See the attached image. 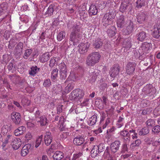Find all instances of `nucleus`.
Masks as SVG:
<instances>
[{
  "label": "nucleus",
  "mask_w": 160,
  "mask_h": 160,
  "mask_svg": "<svg viewBox=\"0 0 160 160\" xmlns=\"http://www.w3.org/2000/svg\"><path fill=\"white\" fill-rule=\"evenodd\" d=\"M32 50L31 49H28L25 50L23 58L25 59H27L30 56L32 52Z\"/></svg>",
  "instance_id": "4c0bfd02"
},
{
  "label": "nucleus",
  "mask_w": 160,
  "mask_h": 160,
  "mask_svg": "<svg viewBox=\"0 0 160 160\" xmlns=\"http://www.w3.org/2000/svg\"><path fill=\"white\" fill-rule=\"evenodd\" d=\"M43 86L45 88H48L51 85V81L50 79H47L44 80Z\"/></svg>",
  "instance_id": "603ef678"
},
{
  "label": "nucleus",
  "mask_w": 160,
  "mask_h": 160,
  "mask_svg": "<svg viewBox=\"0 0 160 160\" xmlns=\"http://www.w3.org/2000/svg\"><path fill=\"white\" fill-rule=\"evenodd\" d=\"M76 80V77L75 75L73 73H70L67 79L65 81V82H68V81H74Z\"/></svg>",
  "instance_id": "8fccbe9b"
},
{
  "label": "nucleus",
  "mask_w": 160,
  "mask_h": 160,
  "mask_svg": "<svg viewBox=\"0 0 160 160\" xmlns=\"http://www.w3.org/2000/svg\"><path fill=\"white\" fill-rule=\"evenodd\" d=\"M31 147V145L30 144H28L25 145L22 149L21 155L23 157L26 156L30 151Z\"/></svg>",
  "instance_id": "6ab92c4d"
},
{
  "label": "nucleus",
  "mask_w": 160,
  "mask_h": 160,
  "mask_svg": "<svg viewBox=\"0 0 160 160\" xmlns=\"http://www.w3.org/2000/svg\"><path fill=\"white\" fill-rule=\"evenodd\" d=\"M82 154L81 153L79 152L78 154H74L73 155V158L72 160H75L76 159L79 158L81 156Z\"/></svg>",
  "instance_id": "0e129e2a"
},
{
  "label": "nucleus",
  "mask_w": 160,
  "mask_h": 160,
  "mask_svg": "<svg viewBox=\"0 0 160 160\" xmlns=\"http://www.w3.org/2000/svg\"><path fill=\"white\" fill-rule=\"evenodd\" d=\"M85 142V139L82 136L78 135L75 137L73 140L74 144L76 146H81L82 145L84 146V142Z\"/></svg>",
  "instance_id": "f8f14e48"
},
{
  "label": "nucleus",
  "mask_w": 160,
  "mask_h": 160,
  "mask_svg": "<svg viewBox=\"0 0 160 160\" xmlns=\"http://www.w3.org/2000/svg\"><path fill=\"white\" fill-rule=\"evenodd\" d=\"M100 71L97 69L90 70L87 76L89 82L91 83H93L95 82L98 76L99 75Z\"/></svg>",
  "instance_id": "423d86ee"
},
{
  "label": "nucleus",
  "mask_w": 160,
  "mask_h": 160,
  "mask_svg": "<svg viewBox=\"0 0 160 160\" xmlns=\"http://www.w3.org/2000/svg\"><path fill=\"white\" fill-rule=\"evenodd\" d=\"M137 21L139 24H143L148 18L147 13L145 12H141L137 15Z\"/></svg>",
  "instance_id": "6e6552de"
},
{
  "label": "nucleus",
  "mask_w": 160,
  "mask_h": 160,
  "mask_svg": "<svg viewBox=\"0 0 160 160\" xmlns=\"http://www.w3.org/2000/svg\"><path fill=\"white\" fill-rule=\"evenodd\" d=\"M134 53L136 58H139L140 56H142L144 54V52H141L140 53L139 51L138 50L134 51Z\"/></svg>",
  "instance_id": "680f3d73"
},
{
  "label": "nucleus",
  "mask_w": 160,
  "mask_h": 160,
  "mask_svg": "<svg viewBox=\"0 0 160 160\" xmlns=\"http://www.w3.org/2000/svg\"><path fill=\"white\" fill-rule=\"evenodd\" d=\"M128 148L127 147V144L125 143L123 144L122 146V149L121 151V153H124L126 152H128Z\"/></svg>",
  "instance_id": "13d9d810"
},
{
  "label": "nucleus",
  "mask_w": 160,
  "mask_h": 160,
  "mask_svg": "<svg viewBox=\"0 0 160 160\" xmlns=\"http://www.w3.org/2000/svg\"><path fill=\"white\" fill-rule=\"evenodd\" d=\"M141 143V140L140 139H137L131 144V145L133 147L138 146Z\"/></svg>",
  "instance_id": "bf43d9fd"
},
{
  "label": "nucleus",
  "mask_w": 160,
  "mask_h": 160,
  "mask_svg": "<svg viewBox=\"0 0 160 160\" xmlns=\"http://www.w3.org/2000/svg\"><path fill=\"white\" fill-rule=\"evenodd\" d=\"M57 8V6L54 4L50 5L46 12V15L47 17L51 16L53 14L54 11L56 10Z\"/></svg>",
  "instance_id": "a211bd4d"
},
{
  "label": "nucleus",
  "mask_w": 160,
  "mask_h": 160,
  "mask_svg": "<svg viewBox=\"0 0 160 160\" xmlns=\"http://www.w3.org/2000/svg\"><path fill=\"white\" fill-rule=\"evenodd\" d=\"M97 120V116L96 115H94L91 117L88 122V124L90 126L94 125Z\"/></svg>",
  "instance_id": "7c9ffc66"
},
{
  "label": "nucleus",
  "mask_w": 160,
  "mask_h": 160,
  "mask_svg": "<svg viewBox=\"0 0 160 160\" xmlns=\"http://www.w3.org/2000/svg\"><path fill=\"white\" fill-rule=\"evenodd\" d=\"M52 157L54 160H61L64 157L63 153L61 151H57Z\"/></svg>",
  "instance_id": "5701e85b"
},
{
  "label": "nucleus",
  "mask_w": 160,
  "mask_h": 160,
  "mask_svg": "<svg viewBox=\"0 0 160 160\" xmlns=\"http://www.w3.org/2000/svg\"><path fill=\"white\" fill-rule=\"evenodd\" d=\"M58 70L57 68L54 69L51 73V78L54 80H55L58 75Z\"/></svg>",
  "instance_id": "ea45409f"
},
{
  "label": "nucleus",
  "mask_w": 160,
  "mask_h": 160,
  "mask_svg": "<svg viewBox=\"0 0 160 160\" xmlns=\"http://www.w3.org/2000/svg\"><path fill=\"white\" fill-rule=\"evenodd\" d=\"M100 58L101 55L98 52L91 53L87 57L86 64L88 66H93L99 62Z\"/></svg>",
  "instance_id": "f03ea898"
},
{
  "label": "nucleus",
  "mask_w": 160,
  "mask_h": 160,
  "mask_svg": "<svg viewBox=\"0 0 160 160\" xmlns=\"http://www.w3.org/2000/svg\"><path fill=\"white\" fill-rule=\"evenodd\" d=\"M152 131L155 134L158 133L160 132V126L159 125L155 126L152 128Z\"/></svg>",
  "instance_id": "864d4df0"
},
{
  "label": "nucleus",
  "mask_w": 160,
  "mask_h": 160,
  "mask_svg": "<svg viewBox=\"0 0 160 160\" xmlns=\"http://www.w3.org/2000/svg\"><path fill=\"white\" fill-rule=\"evenodd\" d=\"M63 105H58L57 108V114H59L62 112Z\"/></svg>",
  "instance_id": "69168bd1"
},
{
  "label": "nucleus",
  "mask_w": 160,
  "mask_h": 160,
  "mask_svg": "<svg viewBox=\"0 0 160 160\" xmlns=\"http://www.w3.org/2000/svg\"><path fill=\"white\" fill-rule=\"evenodd\" d=\"M120 67L118 64H116L113 65L109 72L110 76L112 78H115L118 75L119 73Z\"/></svg>",
  "instance_id": "0eeeda50"
},
{
  "label": "nucleus",
  "mask_w": 160,
  "mask_h": 160,
  "mask_svg": "<svg viewBox=\"0 0 160 160\" xmlns=\"http://www.w3.org/2000/svg\"><path fill=\"white\" fill-rule=\"evenodd\" d=\"M5 11H3L0 9V22L2 21L7 16V15L6 14Z\"/></svg>",
  "instance_id": "c03bdc74"
},
{
  "label": "nucleus",
  "mask_w": 160,
  "mask_h": 160,
  "mask_svg": "<svg viewBox=\"0 0 160 160\" xmlns=\"http://www.w3.org/2000/svg\"><path fill=\"white\" fill-rule=\"evenodd\" d=\"M74 87V84L73 83H69L65 87L66 92L67 93L69 92Z\"/></svg>",
  "instance_id": "79ce46f5"
},
{
  "label": "nucleus",
  "mask_w": 160,
  "mask_h": 160,
  "mask_svg": "<svg viewBox=\"0 0 160 160\" xmlns=\"http://www.w3.org/2000/svg\"><path fill=\"white\" fill-rule=\"evenodd\" d=\"M72 32L69 37L70 44L75 45V43L78 42L80 39L82 30L80 26L77 24L74 25L72 28Z\"/></svg>",
  "instance_id": "f257e3e1"
},
{
  "label": "nucleus",
  "mask_w": 160,
  "mask_h": 160,
  "mask_svg": "<svg viewBox=\"0 0 160 160\" xmlns=\"http://www.w3.org/2000/svg\"><path fill=\"white\" fill-rule=\"evenodd\" d=\"M2 58L3 61L6 64H7L11 59L10 56L8 54H4L3 55Z\"/></svg>",
  "instance_id": "49530a36"
},
{
  "label": "nucleus",
  "mask_w": 160,
  "mask_h": 160,
  "mask_svg": "<svg viewBox=\"0 0 160 160\" xmlns=\"http://www.w3.org/2000/svg\"><path fill=\"white\" fill-rule=\"evenodd\" d=\"M78 47L79 52L81 54H83L87 52L88 49L90 47V44L88 42L81 43L78 45Z\"/></svg>",
  "instance_id": "9b49d317"
},
{
  "label": "nucleus",
  "mask_w": 160,
  "mask_h": 160,
  "mask_svg": "<svg viewBox=\"0 0 160 160\" xmlns=\"http://www.w3.org/2000/svg\"><path fill=\"white\" fill-rule=\"evenodd\" d=\"M38 122H40L41 126L46 125L47 123V118L45 116H42L40 117V120Z\"/></svg>",
  "instance_id": "e433bc0d"
},
{
  "label": "nucleus",
  "mask_w": 160,
  "mask_h": 160,
  "mask_svg": "<svg viewBox=\"0 0 160 160\" xmlns=\"http://www.w3.org/2000/svg\"><path fill=\"white\" fill-rule=\"evenodd\" d=\"M149 130L148 127H145L142 129L139 132L138 134L141 136H144L148 134Z\"/></svg>",
  "instance_id": "f704fd0d"
},
{
  "label": "nucleus",
  "mask_w": 160,
  "mask_h": 160,
  "mask_svg": "<svg viewBox=\"0 0 160 160\" xmlns=\"http://www.w3.org/2000/svg\"><path fill=\"white\" fill-rule=\"evenodd\" d=\"M11 120L13 123L17 126H18L21 121V117L19 112H13L11 115Z\"/></svg>",
  "instance_id": "39448f33"
},
{
  "label": "nucleus",
  "mask_w": 160,
  "mask_h": 160,
  "mask_svg": "<svg viewBox=\"0 0 160 160\" xmlns=\"http://www.w3.org/2000/svg\"><path fill=\"white\" fill-rule=\"evenodd\" d=\"M113 18L112 15V12L106 13L102 19L103 24L104 26H106L112 24Z\"/></svg>",
  "instance_id": "20e7f679"
},
{
  "label": "nucleus",
  "mask_w": 160,
  "mask_h": 160,
  "mask_svg": "<svg viewBox=\"0 0 160 160\" xmlns=\"http://www.w3.org/2000/svg\"><path fill=\"white\" fill-rule=\"evenodd\" d=\"M66 33L64 32H60L57 36V39L58 41H61L65 38Z\"/></svg>",
  "instance_id": "58836bf2"
},
{
  "label": "nucleus",
  "mask_w": 160,
  "mask_h": 160,
  "mask_svg": "<svg viewBox=\"0 0 160 160\" xmlns=\"http://www.w3.org/2000/svg\"><path fill=\"white\" fill-rule=\"evenodd\" d=\"M121 93L123 96H125L128 93V91L127 89L123 87L121 91Z\"/></svg>",
  "instance_id": "e2e57ef3"
},
{
  "label": "nucleus",
  "mask_w": 160,
  "mask_h": 160,
  "mask_svg": "<svg viewBox=\"0 0 160 160\" xmlns=\"http://www.w3.org/2000/svg\"><path fill=\"white\" fill-rule=\"evenodd\" d=\"M13 136L12 135H8L7 136V137L6 138L4 141L3 142L2 147L3 149L5 148L6 145L9 142H11L13 140ZM5 149V148H4Z\"/></svg>",
  "instance_id": "cd10ccee"
},
{
  "label": "nucleus",
  "mask_w": 160,
  "mask_h": 160,
  "mask_svg": "<svg viewBox=\"0 0 160 160\" xmlns=\"http://www.w3.org/2000/svg\"><path fill=\"white\" fill-rule=\"evenodd\" d=\"M40 68L37 66H32L31 68V70L29 71V74L31 76H34L39 71Z\"/></svg>",
  "instance_id": "2f4dec72"
},
{
  "label": "nucleus",
  "mask_w": 160,
  "mask_h": 160,
  "mask_svg": "<svg viewBox=\"0 0 160 160\" xmlns=\"http://www.w3.org/2000/svg\"><path fill=\"white\" fill-rule=\"evenodd\" d=\"M136 5L135 8L137 9H141L143 7H144L146 5L145 0H137L136 2Z\"/></svg>",
  "instance_id": "bb28decb"
},
{
  "label": "nucleus",
  "mask_w": 160,
  "mask_h": 160,
  "mask_svg": "<svg viewBox=\"0 0 160 160\" xmlns=\"http://www.w3.org/2000/svg\"><path fill=\"white\" fill-rule=\"evenodd\" d=\"M8 4L6 2H2L0 5V9H1L3 11L6 12L8 8Z\"/></svg>",
  "instance_id": "de8ad7c7"
},
{
  "label": "nucleus",
  "mask_w": 160,
  "mask_h": 160,
  "mask_svg": "<svg viewBox=\"0 0 160 160\" xmlns=\"http://www.w3.org/2000/svg\"><path fill=\"white\" fill-rule=\"evenodd\" d=\"M23 48V46L22 43L21 42L18 43L16 45L15 48L16 54L18 55L21 53L22 52Z\"/></svg>",
  "instance_id": "a878e982"
},
{
  "label": "nucleus",
  "mask_w": 160,
  "mask_h": 160,
  "mask_svg": "<svg viewBox=\"0 0 160 160\" xmlns=\"http://www.w3.org/2000/svg\"><path fill=\"white\" fill-rule=\"evenodd\" d=\"M52 92L55 93H58L62 91V86L60 85H56L52 88Z\"/></svg>",
  "instance_id": "c9c22d12"
},
{
  "label": "nucleus",
  "mask_w": 160,
  "mask_h": 160,
  "mask_svg": "<svg viewBox=\"0 0 160 160\" xmlns=\"http://www.w3.org/2000/svg\"><path fill=\"white\" fill-rule=\"evenodd\" d=\"M50 58V56L48 53H44L41 56L40 61L42 63H45Z\"/></svg>",
  "instance_id": "b1692460"
},
{
  "label": "nucleus",
  "mask_w": 160,
  "mask_h": 160,
  "mask_svg": "<svg viewBox=\"0 0 160 160\" xmlns=\"http://www.w3.org/2000/svg\"><path fill=\"white\" fill-rule=\"evenodd\" d=\"M69 135V132H64L61 134L60 136L62 140L66 139Z\"/></svg>",
  "instance_id": "6e6d98bb"
},
{
  "label": "nucleus",
  "mask_w": 160,
  "mask_h": 160,
  "mask_svg": "<svg viewBox=\"0 0 160 160\" xmlns=\"http://www.w3.org/2000/svg\"><path fill=\"white\" fill-rule=\"evenodd\" d=\"M25 130L26 128L25 127H20L15 130V135L16 136H19L22 134Z\"/></svg>",
  "instance_id": "393cba45"
},
{
  "label": "nucleus",
  "mask_w": 160,
  "mask_h": 160,
  "mask_svg": "<svg viewBox=\"0 0 160 160\" xmlns=\"http://www.w3.org/2000/svg\"><path fill=\"white\" fill-rule=\"evenodd\" d=\"M120 145V142L119 141H115L111 144L110 149L112 153H114L119 150Z\"/></svg>",
  "instance_id": "ddd939ff"
},
{
  "label": "nucleus",
  "mask_w": 160,
  "mask_h": 160,
  "mask_svg": "<svg viewBox=\"0 0 160 160\" xmlns=\"http://www.w3.org/2000/svg\"><path fill=\"white\" fill-rule=\"evenodd\" d=\"M7 67L8 70L12 72L13 71H15L17 68V66L15 65L14 62L13 61L9 63Z\"/></svg>",
  "instance_id": "c756f323"
},
{
  "label": "nucleus",
  "mask_w": 160,
  "mask_h": 160,
  "mask_svg": "<svg viewBox=\"0 0 160 160\" xmlns=\"http://www.w3.org/2000/svg\"><path fill=\"white\" fill-rule=\"evenodd\" d=\"M152 44L151 43L147 42H144L142 43L141 46L140 48V50L143 51V52H147L151 47Z\"/></svg>",
  "instance_id": "412c9836"
},
{
  "label": "nucleus",
  "mask_w": 160,
  "mask_h": 160,
  "mask_svg": "<svg viewBox=\"0 0 160 160\" xmlns=\"http://www.w3.org/2000/svg\"><path fill=\"white\" fill-rule=\"evenodd\" d=\"M96 149L98 148V153H100L103 151L105 150V147L102 144H100L98 146L96 145Z\"/></svg>",
  "instance_id": "a19ab883"
},
{
  "label": "nucleus",
  "mask_w": 160,
  "mask_h": 160,
  "mask_svg": "<svg viewBox=\"0 0 160 160\" xmlns=\"http://www.w3.org/2000/svg\"><path fill=\"white\" fill-rule=\"evenodd\" d=\"M152 36L153 38L156 39L160 37V31L159 30H157L153 29V31L152 32Z\"/></svg>",
  "instance_id": "a18cd8bd"
},
{
  "label": "nucleus",
  "mask_w": 160,
  "mask_h": 160,
  "mask_svg": "<svg viewBox=\"0 0 160 160\" xmlns=\"http://www.w3.org/2000/svg\"><path fill=\"white\" fill-rule=\"evenodd\" d=\"M60 68V78L62 79H65L67 77V69L66 66L64 62H62L59 65Z\"/></svg>",
  "instance_id": "1a4fd4ad"
},
{
  "label": "nucleus",
  "mask_w": 160,
  "mask_h": 160,
  "mask_svg": "<svg viewBox=\"0 0 160 160\" xmlns=\"http://www.w3.org/2000/svg\"><path fill=\"white\" fill-rule=\"evenodd\" d=\"M120 134L122 138L127 136L130 135L128 131L126 130H122L120 131Z\"/></svg>",
  "instance_id": "5fc2aeb1"
},
{
  "label": "nucleus",
  "mask_w": 160,
  "mask_h": 160,
  "mask_svg": "<svg viewBox=\"0 0 160 160\" xmlns=\"http://www.w3.org/2000/svg\"><path fill=\"white\" fill-rule=\"evenodd\" d=\"M11 144L14 149L17 150L21 146L22 144L21 140L19 139H13L11 142Z\"/></svg>",
  "instance_id": "f3484780"
},
{
  "label": "nucleus",
  "mask_w": 160,
  "mask_h": 160,
  "mask_svg": "<svg viewBox=\"0 0 160 160\" xmlns=\"http://www.w3.org/2000/svg\"><path fill=\"white\" fill-rule=\"evenodd\" d=\"M136 64L134 62H129L126 67V72L128 74H131L134 72Z\"/></svg>",
  "instance_id": "9d476101"
},
{
  "label": "nucleus",
  "mask_w": 160,
  "mask_h": 160,
  "mask_svg": "<svg viewBox=\"0 0 160 160\" xmlns=\"http://www.w3.org/2000/svg\"><path fill=\"white\" fill-rule=\"evenodd\" d=\"M131 46L132 45L131 41H128L125 43V48H127V49L130 48Z\"/></svg>",
  "instance_id": "338daca9"
},
{
  "label": "nucleus",
  "mask_w": 160,
  "mask_h": 160,
  "mask_svg": "<svg viewBox=\"0 0 160 160\" xmlns=\"http://www.w3.org/2000/svg\"><path fill=\"white\" fill-rule=\"evenodd\" d=\"M56 61L54 58H51L50 61L49 66L50 68H52L55 66Z\"/></svg>",
  "instance_id": "052dcab7"
},
{
  "label": "nucleus",
  "mask_w": 160,
  "mask_h": 160,
  "mask_svg": "<svg viewBox=\"0 0 160 160\" xmlns=\"http://www.w3.org/2000/svg\"><path fill=\"white\" fill-rule=\"evenodd\" d=\"M134 25L133 22L131 20H129L126 29L124 32L125 35H129L131 34L134 31Z\"/></svg>",
  "instance_id": "4468645a"
},
{
  "label": "nucleus",
  "mask_w": 160,
  "mask_h": 160,
  "mask_svg": "<svg viewBox=\"0 0 160 160\" xmlns=\"http://www.w3.org/2000/svg\"><path fill=\"white\" fill-rule=\"evenodd\" d=\"M128 5L127 3H122L120 8V11L122 12H126Z\"/></svg>",
  "instance_id": "37998d69"
},
{
  "label": "nucleus",
  "mask_w": 160,
  "mask_h": 160,
  "mask_svg": "<svg viewBox=\"0 0 160 160\" xmlns=\"http://www.w3.org/2000/svg\"><path fill=\"white\" fill-rule=\"evenodd\" d=\"M18 40L17 38H13L9 42L8 48L12 49L18 43Z\"/></svg>",
  "instance_id": "c85d7f7f"
},
{
  "label": "nucleus",
  "mask_w": 160,
  "mask_h": 160,
  "mask_svg": "<svg viewBox=\"0 0 160 160\" xmlns=\"http://www.w3.org/2000/svg\"><path fill=\"white\" fill-rule=\"evenodd\" d=\"M52 137L51 133L50 132H46L44 137V141L47 146L50 145L52 141Z\"/></svg>",
  "instance_id": "2eb2a0df"
},
{
  "label": "nucleus",
  "mask_w": 160,
  "mask_h": 160,
  "mask_svg": "<svg viewBox=\"0 0 160 160\" xmlns=\"http://www.w3.org/2000/svg\"><path fill=\"white\" fill-rule=\"evenodd\" d=\"M117 24L118 28H122L125 25L124 16L122 15H120L118 18Z\"/></svg>",
  "instance_id": "dca6fc26"
},
{
  "label": "nucleus",
  "mask_w": 160,
  "mask_h": 160,
  "mask_svg": "<svg viewBox=\"0 0 160 160\" xmlns=\"http://www.w3.org/2000/svg\"><path fill=\"white\" fill-rule=\"evenodd\" d=\"M43 137V135H41L36 140V142L35 147H38L41 143Z\"/></svg>",
  "instance_id": "3c124183"
},
{
  "label": "nucleus",
  "mask_w": 160,
  "mask_h": 160,
  "mask_svg": "<svg viewBox=\"0 0 160 160\" xmlns=\"http://www.w3.org/2000/svg\"><path fill=\"white\" fill-rule=\"evenodd\" d=\"M7 128H8V126L7 125L3 126L2 128V133H3L4 134L7 133L8 132V130L7 129Z\"/></svg>",
  "instance_id": "774afa93"
},
{
  "label": "nucleus",
  "mask_w": 160,
  "mask_h": 160,
  "mask_svg": "<svg viewBox=\"0 0 160 160\" xmlns=\"http://www.w3.org/2000/svg\"><path fill=\"white\" fill-rule=\"evenodd\" d=\"M153 113L156 116L160 115V105L158 106L155 108L153 111Z\"/></svg>",
  "instance_id": "4d7b16f0"
},
{
  "label": "nucleus",
  "mask_w": 160,
  "mask_h": 160,
  "mask_svg": "<svg viewBox=\"0 0 160 160\" xmlns=\"http://www.w3.org/2000/svg\"><path fill=\"white\" fill-rule=\"evenodd\" d=\"M146 124H147V127H152L153 126L155 125V121H154L152 119H149L146 122Z\"/></svg>",
  "instance_id": "09e8293b"
},
{
  "label": "nucleus",
  "mask_w": 160,
  "mask_h": 160,
  "mask_svg": "<svg viewBox=\"0 0 160 160\" xmlns=\"http://www.w3.org/2000/svg\"><path fill=\"white\" fill-rule=\"evenodd\" d=\"M103 44L102 40L100 38H98L95 41L93 45L95 48L98 49L100 48Z\"/></svg>",
  "instance_id": "473e14b6"
},
{
  "label": "nucleus",
  "mask_w": 160,
  "mask_h": 160,
  "mask_svg": "<svg viewBox=\"0 0 160 160\" xmlns=\"http://www.w3.org/2000/svg\"><path fill=\"white\" fill-rule=\"evenodd\" d=\"M88 12L90 15H95L97 14L98 12V9L95 5L92 4L90 7Z\"/></svg>",
  "instance_id": "4be33fe9"
},
{
  "label": "nucleus",
  "mask_w": 160,
  "mask_h": 160,
  "mask_svg": "<svg viewBox=\"0 0 160 160\" xmlns=\"http://www.w3.org/2000/svg\"><path fill=\"white\" fill-rule=\"evenodd\" d=\"M115 29V27L113 26H112L110 29L107 30V33L109 37H112L115 35V32L114 30Z\"/></svg>",
  "instance_id": "72a5a7b5"
},
{
  "label": "nucleus",
  "mask_w": 160,
  "mask_h": 160,
  "mask_svg": "<svg viewBox=\"0 0 160 160\" xmlns=\"http://www.w3.org/2000/svg\"><path fill=\"white\" fill-rule=\"evenodd\" d=\"M84 92L83 90L80 89H77L73 90L70 93L69 98L70 100L76 102H81L84 96Z\"/></svg>",
  "instance_id": "7ed1b4c3"
},
{
  "label": "nucleus",
  "mask_w": 160,
  "mask_h": 160,
  "mask_svg": "<svg viewBox=\"0 0 160 160\" xmlns=\"http://www.w3.org/2000/svg\"><path fill=\"white\" fill-rule=\"evenodd\" d=\"M147 37V33L144 31L138 33L136 36L137 40L142 42L145 40Z\"/></svg>",
  "instance_id": "aec40b11"
}]
</instances>
